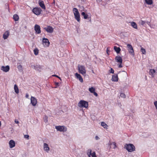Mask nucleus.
Masks as SVG:
<instances>
[{"mask_svg": "<svg viewBox=\"0 0 157 157\" xmlns=\"http://www.w3.org/2000/svg\"><path fill=\"white\" fill-rule=\"evenodd\" d=\"M10 34L9 32L8 31H6L3 34V37L4 39H6L8 37Z\"/></svg>", "mask_w": 157, "mask_h": 157, "instance_id": "obj_17", "label": "nucleus"}, {"mask_svg": "<svg viewBox=\"0 0 157 157\" xmlns=\"http://www.w3.org/2000/svg\"><path fill=\"white\" fill-rule=\"evenodd\" d=\"M109 48L108 47L106 49V52L108 55H109V52H110V51L109 50Z\"/></svg>", "mask_w": 157, "mask_h": 157, "instance_id": "obj_39", "label": "nucleus"}, {"mask_svg": "<svg viewBox=\"0 0 157 157\" xmlns=\"http://www.w3.org/2000/svg\"><path fill=\"white\" fill-rule=\"evenodd\" d=\"M141 52H142L143 54H145L146 53L145 49L143 47L141 48Z\"/></svg>", "mask_w": 157, "mask_h": 157, "instance_id": "obj_32", "label": "nucleus"}, {"mask_svg": "<svg viewBox=\"0 0 157 157\" xmlns=\"http://www.w3.org/2000/svg\"><path fill=\"white\" fill-rule=\"evenodd\" d=\"M101 125L104 128L106 129H107L108 127V125L105 122H101Z\"/></svg>", "mask_w": 157, "mask_h": 157, "instance_id": "obj_23", "label": "nucleus"}, {"mask_svg": "<svg viewBox=\"0 0 157 157\" xmlns=\"http://www.w3.org/2000/svg\"><path fill=\"white\" fill-rule=\"evenodd\" d=\"M112 80L113 82H117L118 81V77L117 74L113 75L112 76Z\"/></svg>", "mask_w": 157, "mask_h": 157, "instance_id": "obj_18", "label": "nucleus"}, {"mask_svg": "<svg viewBox=\"0 0 157 157\" xmlns=\"http://www.w3.org/2000/svg\"><path fill=\"white\" fill-rule=\"evenodd\" d=\"M92 151L91 149H88L87 150V154L88 156L89 157H90V155L92 153Z\"/></svg>", "mask_w": 157, "mask_h": 157, "instance_id": "obj_31", "label": "nucleus"}, {"mask_svg": "<svg viewBox=\"0 0 157 157\" xmlns=\"http://www.w3.org/2000/svg\"><path fill=\"white\" fill-rule=\"evenodd\" d=\"M15 122L17 124H18L19 123V121L16 119L15 120Z\"/></svg>", "mask_w": 157, "mask_h": 157, "instance_id": "obj_46", "label": "nucleus"}, {"mask_svg": "<svg viewBox=\"0 0 157 157\" xmlns=\"http://www.w3.org/2000/svg\"><path fill=\"white\" fill-rule=\"evenodd\" d=\"M37 99L34 97L31 96V103L33 106H35L37 104Z\"/></svg>", "mask_w": 157, "mask_h": 157, "instance_id": "obj_10", "label": "nucleus"}, {"mask_svg": "<svg viewBox=\"0 0 157 157\" xmlns=\"http://www.w3.org/2000/svg\"><path fill=\"white\" fill-rule=\"evenodd\" d=\"M55 84L56 86H58L59 85V82H56L55 83Z\"/></svg>", "mask_w": 157, "mask_h": 157, "instance_id": "obj_47", "label": "nucleus"}, {"mask_svg": "<svg viewBox=\"0 0 157 157\" xmlns=\"http://www.w3.org/2000/svg\"><path fill=\"white\" fill-rule=\"evenodd\" d=\"M14 90L15 92L17 94H18L19 93V89L17 86L16 85H15L14 86Z\"/></svg>", "mask_w": 157, "mask_h": 157, "instance_id": "obj_27", "label": "nucleus"}, {"mask_svg": "<svg viewBox=\"0 0 157 157\" xmlns=\"http://www.w3.org/2000/svg\"><path fill=\"white\" fill-rule=\"evenodd\" d=\"M127 47L129 53L132 55H134V51L132 45L130 44H127Z\"/></svg>", "mask_w": 157, "mask_h": 157, "instance_id": "obj_8", "label": "nucleus"}, {"mask_svg": "<svg viewBox=\"0 0 157 157\" xmlns=\"http://www.w3.org/2000/svg\"><path fill=\"white\" fill-rule=\"evenodd\" d=\"M115 60L116 62L118 63L117 64L119 68H121L122 67V63L123 60L121 57L119 56H116L115 58Z\"/></svg>", "mask_w": 157, "mask_h": 157, "instance_id": "obj_5", "label": "nucleus"}, {"mask_svg": "<svg viewBox=\"0 0 157 157\" xmlns=\"http://www.w3.org/2000/svg\"><path fill=\"white\" fill-rule=\"evenodd\" d=\"M131 25L134 29H137V25L135 22L133 21L131 22Z\"/></svg>", "mask_w": 157, "mask_h": 157, "instance_id": "obj_21", "label": "nucleus"}, {"mask_svg": "<svg viewBox=\"0 0 157 157\" xmlns=\"http://www.w3.org/2000/svg\"><path fill=\"white\" fill-rule=\"evenodd\" d=\"M39 68H40V66H39Z\"/></svg>", "mask_w": 157, "mask_h": 157, "instance_id": "obj_52", "label": "nucleus"}, {"mask_svg": "<svg viewBox=\"0 0 157 157\" xmlns=\"http://www.w3.org/2000/svg\"><path fill=\"white\" fill-rule=\"evenodd\" d=\"M32 11L35 14L39 15L41 13L42 10L40 7H35L33 9Z\"/></svg>", "mask_w": 157, "mask_h": 157, "instance_id": "obj_6", "label": "nucleus"}, {"mask_svg": "<svg viewBox=\"0 0 157 157\" xmlns=\"http://www.w3.org/2000/svg\"><path fill=\"white\" fill-rule=\"evenodd\" d=\"M34 53L35 55H37L39 53V50L37 48H35L33 50Z\"/></svg>", "mask_w": 157, "mask_h": 157, "instance_id": "obj_30", "label": "nucleus"}, {"mask_svg": "<svg viewBox=\"0 0 157 157\" xmlns=\"http://www.w3.org/2000/svg\"><path fill=\"white\" fill-rule=\"evenodd\" d=\"M146 24H147L148 25H150V22L147 21L146 22Z\"/></svg>", "mask_w": 157, "mask_h": 157, "instance_id": "obj_48", "label": "nucleus"}, {"mask_svg": "<svg viewBox=\"0 0 157 157\" xmlns=\"http://www.w3.org/2000/svg\"><path fill=\"white\" fill-rule=\"evenodd\" d=\"M39 6L43 9L44 10L46 9V7L44 4L43 1L41 0H39Z\"/></svg>", "mask_w": 157, "mask_h": 157, "instance_id": "obj_14", "label": "nucleus"}, {"mask_svg": "<svg viewBox=\"0 0 157 157\" xmlns=\"http://www.w3.org/2000/svg\"><path fill=\"white\" fill-rule=\"evenodd\" d=\"M13 19L15 21H18L19 19V17L18 15L17 14H15L13 15Z\"/></svg>", "mask_w": 157, "mask_h": 157, "instance_id": "obj_25", "label": "nucleus"}, {"mask_svg": "<svg viewBox=\"0 0 157 157\" xmlns=\"http://www.w3.org/2000/svg\"><path fill=\"white\" fill-rule=\"evenodd\" d=\"M91 155L92 157H97L95 152H93L91 154Z\"/></svg>", "mask_w": 157, "mask_h": 157, "instance_id": "obj_36", "label": "nucleus"}, {"mask_svg": "<svg viewBox=\"0 0 157 157\" xmlns=\"http://www.w3.org/2000/svg\"><path fill=\"white\" fill-rule=\"evenodd\" d=\"M44 121L45 122H47L48 121V117L47 116H45L44 118Z\"/></svg>", "mask_w": 157, "mask_h": 157, "instance_id": "obj_37", "label": "nucleus"}, {"mask_svg": "<svg viewBox=\"0 0 157 157\" xmlns=\"http://www.w3.org/2000/svg\"><path fill=\"white\" fill-rule=\"evenodd\" d=\"M55 128L57 131L61 132H65L67 131V128L63 126H56Z\"/></svg>", "mask_w": 157, "mask_h": 157, "instance_id": "obj_7", "label": "nucleus"}, {"mask_svg": "<svg viewBox=\"0 0 157 157\" xmlns=\"http://www.w3.org/2000/svg\"><path fill=\"white\" fill-rule=\"evenodd\" d=\"M155 73V71L154 69H151L150 70L149 74L152 77H154Z\"/></svg>", "mask_w": 157, "mask_h": 157, "instance_id": "obj_19", "label": "nucleus"}, {"mask_svg": "<svg viewBox=\"0 0 157 157\" xmlns=\"http://www.w3.org/2000/svg\"><path fill=\"white\" fill-rule=\"evenodd\" d=\"M24 138L28 140L29 139V135H25L24 136Z\"/></svg>", "mask_w": 157, "mask_h": 157, "instance_id": "obj_40", "label": "nucleus"}, {"mask_svg": "<svg viewBox=\"0 0 157 157\" xmlns=\"http://www.w3.org/2000/svg\"><path fill=\"white\" fill-rule=\"evenodd\" d=\"M120 96L121 97H122L123 98H125V97H126L125 95L124 94V93H121L120 94Z\"/></svg>", "mask_w": 157, "mask_h": 157, "instance_id": "obj_35", "label": "nucleus"}, {"mask_svg": "<svg viewBox=\"0 0 157 157\" xmlns=\"http://www.w3.org/2000/svg\"><path fill=\"white\" fill-rule=\"evenodd\" d=\"M44 29L48 33H51L54 31L53 28L50 26H48L47 27L44 28Z\"/></svg>", "mask_w": 157, "mask_h": 157, "instance_id": "obj_11", "label": "nucleus"}, {"mask_svg": "<svg viewBox=\"0 0 157 157\" xmlns=\"http://www.w3.org/2000/svg\"><path fill=\"white\" fill-rule=\"evenodd\" d=\"M17 68L19 71H21L22 70V67L21 65H19L17 66Z\"/></svg>", "mask_w": 157, "mask_h": 157, "instance_id": "obj_34", "label": "nucleus"}, {"mask_svg": "<svg viewBox=\"0 0 157 157\" xmlns=\"http://www.w3.org/2000/svg\"><path fill=\"white\" fill-rule=\"evenodd\" d=\"M154 104L155 106V107L157 109V101H155L154 102Z\"/></svg>", "mask_w": 157, "mask_h": 157, "instance_id": "obj_41", "label": "nucleus"}, {"mask_svg": "<svg viewBox=\"0 0 157 157\" xmlns=\"http://www.w3.org/2000/svg\"><path fill=\"white\" fill-rule=\"evenodd\" d=\"M44 150L48 151L50 150L49 147H48L47 144L44 143Z\"/></svg>", "mask_w": 157, "mask_h": 157, "instance_id": "obj_20", "label": "nucleus"}, {"mask_svg": "<svg viewBox=\"0 0 157 157\" xmlns=\"http://www.w3.org/2000/svg\"><path fill=\"white\" fill-rule=\"evenodd\" d=\"M73 12L75 16V19L79 22L80 21V13L76 8H74L73 9Z\"/></svg>", "mask_w": 157, "mask_h": 157, "instance_id": "obj_1", "label": "nucleus"}, {"mask_svg": "<svg viewBox=\"0 0 157 157\" xmlns=\"http://www.w3.org/2000/svg\"><path fill=\"white\" fill-rule=\"evenodd\" d=\"M52 4H53L54 5H55V0H53V1L52 2Z\"/></svg>", "mask_w": 157, "mask_h": 157, "instance_id": "obj_50", "label": "nucleus"}, {"mask_svg": "<svg viewBox=\"0 0 157 157\" xmlns=\"http://www.w3.org/2000/svg\"><path fill=\"white\" fill-rule=\"evenodd\" d=\"M78 67L79 72L83 75H85L86 72L85 67L84 66L80 65H78Z\"/></svg>", "mask_w": 157, "mask_h": 157, "instance_id": "obj_2", "label": "nucleus"}, {"mask_svg": "<svg viewBox=\"0 0 157 157\" xmlns=\"http://www.w3.org/2000/svg\"><path fill=\"white\" fill-rule=\"evenodd\" d=\"M126 149L129 152H132L135 150V147L132 144H126L125 146Z\"/></svg>", "mask_w": 157, "mask_h": 157, "instance_id": "obj_3", "label": "nucleus"}, {"mask_svg": "<svg viewBox=\"0 0 157 157\" xmlns=\"http://www.w3.org/2000/svg\"><path fill=\"white\" fill-rule=\"evenodd\" d=\"M81 14L83 16L84 19H86L88 18V15L87 14H86L84 12H82L81 13Z\"/></svg>", "mask_w": 157, "mask_h": 157, "instance_id": "obj_24", "label": "nucleus"}, {"mask_svg": "<svg viewBox=\"0 0 157 157\" xmlns=\"http://www.w3.org/2000/svg\"><path fill=\"white\" fill-rule=\"evenodd\" d=\"M102 0H96L97 2L98 3H100L101 2Z\"/></svg>", "mask_w": 157, "mask_h": 157, "instance_id": "obj_45", "label": "nucleus"}, {"mask_svg": "<svg viewBox=\"0 0 157 157\" xmlns=\"http://www.w3.org/2000/svg\"><path fill=\"white\" fill-rule=\"evenodd\" d=\"M52 76H55V77H57V78H59L60 79H61L60 78L59 76H58L57 75H53Z\"/></svg>", "mask_w": 157, "mask_h": 157, "instance_id": "obj_43", "label": "nucleus"}, {"mask_svg": "<svg viewBox=\"0 0 157 157\" xmlns=\"http://www.w3.org/2000/svg\"><path fill=\"white\" fill-rule=\"evenodd\" d=\"M36 67H36L35 66V69H36Z\"/></svg>", "mask_w": 157, "mask_h": 157, "instance_id": "obj_51", "label": "nucleus"}, {"mask_svg": "<svg viewBox=\"0 0 157 157\" xmlns=\"http://www.w3.org/2000/svg\"><path fill=\"white\" fill-rule=\"evenodd\" d=\"M93 93L94 94L95 96L96 97H97L98 96V94L96 93L95 91H94V93Z\"/></svg>", "mask_w": 157, "mask_h": 157, "instance_id": "obj_42", "label": "nucleus"}, {"mask_svg": "<svg viewBox=\"0 0 157 157\" xmlns=\"http://www.w3.org/2000/svg\"><path fill=\"white\" fill-rule=\"evenodd\" d=\"M1 70L5 72H7L10 70V67L7 65L6 66H2L1 67Z\"/></svg>", "mask_w": 157, "mask_h": 157, "instance_id": "obj_13", "label": "nucleus"}, {"mask_svg": "<svg viewBox=\"0 0 157 157\" xmlns=\"http://www.w3.org/2000/svg\"><path fill=\"white\" fill-rule=\"evenodd\" d=\"M139 24L141 25L145 26L146 25V21L141 20L139 22Z\"/></svg>", "mask_w": 157, "mask_h": 157, "instance_id": "obj_26", "label": "nucleus"}, {"mask_svg": "<svg viewBox=\"0 0 157 157\" xmlns=\"http://www.w3.org/2000/svg\"><path fill=\"white\" fill-rule=\"evenodd\" d=\"M145 2L148 5H151L153 3L152 0H145Z\"/></svg>", "mask_w": 157, "mask_h": 157, "instance_id": "obj_28", "label": "nucleus"}, {"mask_svg": "<svg viewBox=\"0 0 157 157\" xmlns=\"http://www.w3.org/2000/svg\"><path fill=\"white\" fill-rule=\"evenodd\" d=\"M75 75L76 78L78 79L81 82H83V78L78 73H76L75 74Z\"/></svg>", "mask_w": 157, "mask_h": 157, "instance_id": "obj_15", "label": "nucleus"}, {"mask_svg": "<svg viewBox=\"0 0 157 157\" xmlns=\"http://www.w3.org/2000/svg\"><path fill=\"white\" fill-rule=\"evenodd\" d=\"M43 44L44 47H48L49 46L50 42L48 39L45 38L43 39Z\"/></svg>", "mask_w": 157, "mask_h": 157, "instance_id": "obj_9", "label": "nucleus"}, {"mask_svg": "<svg viewBox=\"0 0 157 157\" xmlns=\"http://www.w3.org/2000/svg\"><path fill=\"white\" fill-rule=\"evenodd\" d=\"M34 30L36 33L37 34H40L41 33L40 28V25H35L34 26Z\"/></svg>", "mask_w": 157, "mask_h": 157, "instance_id": "obj_12", "label": "nucleus"}, {"mask_svg": "<svg viewBox=\"0 0 157 157\" xmlns=\"http://www.w3.org/2000/svg\"><path fill=\"white\" fill-rule=\"evenodd\" d=\"M95 139L96 140H98V139H99V138L98 137V136H96L95 137Z\"/></svg>", "mask_w": 157, "mask_h": 157, "instance_id": "obj_49", "label": "nucleus"}, {"mask_svg": "<svg viewBox=\"0 0 157 157\" xmlns=\"http://www.w3.org/2000/svg\"><path fill=\"white\" fill-rule=\"evenodd\" d=\"M114 49L117 53H119L121 50L119 47H117L115 46H114Z\"/></svg>", "mask_w": 157, "mask_h": 157, "instance_id": "obj_22", "label": "nucleus"}, {"mask_svg": "<svg viewBox=\"0 0 157 157\" xmlns=\"http://www.w3.org/2000/svg\"><path fill=\"white\" fill-rule=\"evenodd\" d=\"M78 106L80 108L84 107L87 108L88 106V103L86 101L82 100L78 102Z\"/></svg>", "mask_w": 157, "mask_h": 157, "instance_id": "obj_4", "label": "nucleus"}, {"mask_svg": "<svg viewBox=\"0 0 157 157\" xmlns=\"http://www.w3.org/2000/svg\"><path fill=\"white\" fill-rule=\"evenodd\" d=\"M9 145L10 148H12L14 147H15V143L14 141L13 140H10L9 142Z\"/></svg>", "mask_w": 157, "mask_h": 157, "instance_id": "obj_16", "label": "nucleus"}, {"mask_svg": "<svg viewBox=\"0 0 157 157\" xmlns=\"http://www.w3.org/2000/svg\"><path fill=\"white\" fill-rule=\"evenodd\" d=\"M111 144H113V148L114 149H115L117 147V145H116V144L115 142H113L112 143H111Z\"/></svg>", "mask_w": 157, "mask_h": 157, "instance_id": "obj_33", "label": "nucleus"}, {"mask_svg": "<svg viewBox=\"0 0 157 157\" xmlns=\"http://www.w3.org/2000/svg\"><path fill=\"white\" fill-rule=\"evenodd\" d=\"M109 73H111L113 74L114 73V70L112 68H111L110 70L109 71Z\"/></svg>", "mask_w": 157, "mask_h": 157, "instance_id": "obj_38", "label": "nucleus"}, {"mask_svg": "<svg viewBox=\"0 0 157 157\" xmlns=\"http://www.w3.org/2000/svg\"><path fill=\"white\" fill-rule=\"evenodd\" d=\"M29 97V95L28 93H26L25 95V97L27 98H28Z\"/></svg>", "mask_w": 157, "mask_h": 157, "instance_id": "obj_44", "label": "nucleus"}, {"mask_svg": "<svg viewBox=\"0 0 157 157\" xmlns=\"http://www.w3.org/2000/svg\"><path fill=\"white\" fill-rule=\"evenodd\" d=\"M89 90L90 93H93L95 91V89L93 87H91L89 89Z\"/></svg>", "mask_w": 157, "mask_h": 157, "instance_id": "obj_29", "label": "nucleus"}]
</instances>
